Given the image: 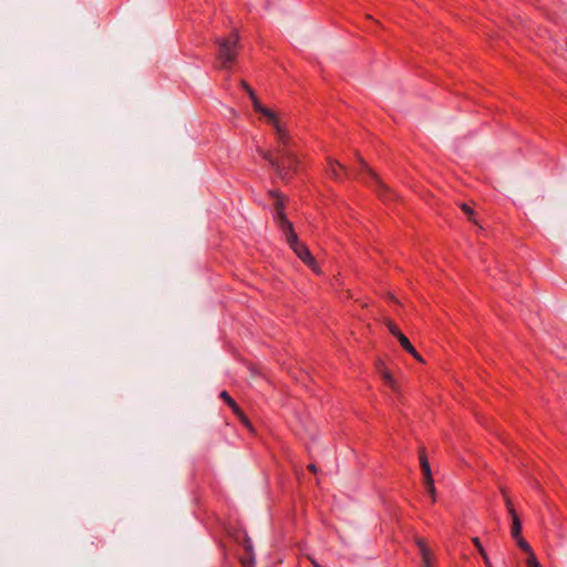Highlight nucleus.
<instances>
[{
  "instance_id": "f257e3e1",
  "label": "nucleus",
  "mask_w": 567,
  "mask_h": 567,
  "mask_svg": "<svg viewBox=\"0 0 567 567\" xmlns=\"http://www.w3.org/2000/svg\"><path fill=\"white\" fill-rule=\"evenodd\" d=\"M258 153L270 164L277 176L284 182H288L292 174L297 172L299 159L290 148L278 147L276 156L271 152L264 150H259Z\"/></svg>"
},
{
  "instance_id": "f03ea898",
  "label": "nucleus",
  "mask_w": 567,
  "mask_h": 567,
  "mask_svg": "<svg viewBox=\"0 0 567 567\" xmlns=\"http://www.w3.org/2000/svg\"><path fill=\"white\" fill-rule=\"evenodd\" d=\"M215 42L218 45L217 59L220 62V68L230 69L238 53L239 34L233 32L227 38H217Z\"/></svg>"
},
{
  "instance_id": "7ed1b4c3",
  "label": "nucleus",
  "mask_w": 567,
  "mask_h": 567,
  "mask_svg": "<svg viewBox=\"0 0 567 567\" xmlns=\"http://www.w3.org/2000/svg\"><path fill=\"white\" fill-rule=\"evenodd\" d=\"M286 240L289 244L290 248L296 252V255L305 262L307 264L313 271L319 272L318 265L310 254L309 249L299 241L293 227L289 228L287 230H284Z\"/></svg>"
},
{
  "instance_id": "20e7f679",
  "label": "nucleus",
  "mask_w": 567,
  "mask_h": 567,
  "mask_svg": "<svg viewBox=\"0 0 567 567\" xmlns=\"http://www.w3.org/2000/svg\"><path fill=\"white\" fill-rule=\"evenodd\" d=\"M270 195L275 198V220L281 227L282 231L291 228L292 224L286 218L284 208V198L276 192H270Z\"/></svg>"
},
{
  "instance_id": "39448f33",
  "label": "nucleus",
  "mask_w": 567,
  "mask_h": 567,
  "mask_svg": "<svg viewBox=\"0 0 567 567\" xmlns=\"http://www.w3.org/2000/svg\"><path fill=\"white\" fill-rule=\"evenodd\" d=\"M269 123L274 126L276 131L277 138L279 142L278 147L289 148L291 138L287 130L284 127V125L278 121L277 116L274 120L269 121Z\"/></svg>"
},
{
  "instance_id": "423d86ee",
  "label": "nucleus",
  "mask_w": 567,
  "mask_h": 567,
  "mask_svg": "<svg viewBox=\"0 0 567 567\" xmlns=\"http://www.w3.org/2000/svg\"><path fill=\"white\" fill-rule=\"evenodd\" d=\"M416 545L420 549V555L422 558L421 567H433L434 556H433L432 551L427 548L424 539L417 538Z\"/></svg>"
},
{
  "instance_id": "0eeeda50",
  "label": "nucleus",
  "mask_w": 567,
  "mask_h": 567,
  "mask_svg": "<svg viewBox=\"0 0 567 567\" xmlns=\"http://www.w3.org/2000/svg\"><path fill=\"white\" fill-rule=\"evenodd\" d=\"M248 94L252 101V106L256 112L266 116L268 121H271L276 117V114L272 111L261 105L252 89H248Z\"/></svg>"
},
{
  "instance_id": "6e6552de",
  "label": "nucleus",
  "mask_w": 567,
  "mask_h": 567,
  "mask_svg": "<svg viewBox=\"0 0 567 567\" xmlns=\"http://www.w3.org/2000/svg\"><path fill=\"white\" fill-rule=\"evenodd\" d=\"M220 398L233 409V411L235 413H237L239 415V417L241 419V421L247 425L249 426V421L247 420V417L243 414V412L239 410L237 403L230 398V395L228 394L227 391H221L220 392Z\"/></svg>"
},
{
  "instance_id": "1a4fd4ad",
  "label": "nucleus",
  "mask_w": 567,
  "mask_h": 567,
  "mask_svg": "<svg viewBox=\"0 0 567 567\" xmlns=\"http://www.w3.org/2000/svg\"><path fill=\"white\" fill-rule=\"evenodd\" d=\"M401 347L408 351L410 354H412L416 360L419 361H423V359L421 358V355L416 352V350L414 349V347L411 344V342L409 341V339L404 336V334H400L399 338H398Z\"/></svg>"
},
{
  "instance_id": "9d476101",
  "label": "nucleus",
  "mask_w": 567,
  "mask_h": 567,
  "mask_svg": "<svg viewBox=\"0 0 567 567\" xmlns=\"http://www.w3.org/2000/svg\"><path fill=\"white\" fill-rule=\"evenodd\" d=\"M420 465H421V470L423 472L424 481L430 482V480H432L431 467H430V464L427 462L426 455L423 450L420 453Z\"/></svg>"
},
{
  "instance_id": "9b49d317",
  "label": "nucleus",
  "mask_w": 567,
  "mask_h": 567,
  "mask_svg": "<svg viewBox=\"0 0 567 567\" xmlns=\"http://www.w3.org/2000/svg\"><path fill=\"white\" fill-rule=\"evenodd\" d=\"M383 363L381 361H379L378 363V369L383 378V380L388 383V385L393 389V390H398V385H396V382L395 380L393 379V377L382 368Z\"/></svg>"
},
{
  "instance_id": "f8f14e48",
  "label": "nucleus",
  "mask_w": 567,
  "mask_h": 567,
  "mask_svg": "<svg viewBox=\"0 0 567 567\" xmlns=\"http://www.w3.org/2000/svg\"><path fill=\"white\" fill-rule=\"evenodd\" d=\"M346 171V168L339 164L338 162H334V161H330V169H329V174L336 178V179H340V176H341V172Z\"/></svg>"
},
{
  "instance_id": "ddd939ff",
  "label": "nucleus",
  "mask_w": 567,
  "mask_h": 567,
  "mask_svg": "<svg viewBox=\"0 0 567 567\" xmlns=\"http://www.w3.org/2000/svg\"><path fill=\"white\" fill-rule=\"evenodd\" d=\"M360 162L363 166V169L367 172V174L370 176L371 181L375 184L377 187L379 188H383L384 186L382 185V183L379 181V178L377 177V175L371 171L370 167L367 166V164L364 163V161L362 158H360Z\"/></svg>"
},
{
  "instance_id": "4468645a",
  "label": "nucleus",
  "mask_w": 567,
  "mask_h": 567,
  "mask_svg": "<svg viewBox=\"0 0 567 567\" xmlns=\"http://www.w3.org/2000/svg\"><path fill=\"white\" fill-rule=\"evenodd\" d=\"M520 532H522L520 520H519L518 516H514V520L512 523V528H511V534H512L513 538L520 537Z\"/></svg>"
},
{
  "instance_id": "2eb2a0df",
  "label": "nucleus",
  "mask_w": 567,
  "mask_h": 567,
  "mask_svg": "<svg viewBox=\"0 0 567 567\" xmlns=\"http://www.w3.org/2000/svg\"><path fill=\"white\" fill-rule=\"evenodd\" d=\"M516 542H517V545L519 546V548L526 553H528V555H530L532 551V548L529 546V544L522 537H518V538H515Z\"/></svg>"
},
{
  "instance_id": "dca6fc26",
  "label": "nucleus",
  "mask_w": 567,
  "mask_h": 567,
  "mask_svg": "<svg viewBox=\"0 0 567 567\" xmlns=\"http://www.w3.org/2000/svg\"><path fill=\"white\" fill-rule=\"evenodd\" d=\"M386 327L389 328L390 332L398 339L400 334H403L399 328L391 321L386 322Z\"/></svg>"
},
{
  "instance_id": "f3484780",
  "label": "nucleus",
  "mask_w": 567,
  "mask_h": 567,
  "mask_svg": "<svg viewBox=\"0 0 567 567\" xmlns=\"http://www.w3.org/2000/svg\"><path fill=\"white\" fill-rule=\"evenodd\" d=\"M527 567H540L534 553H530V555H528Z\"/></svg>"
},
{
  "instance_id": "a211bd4d",
  "label": "nucleus",
  "mask_w": 567,
  "mask_h": 567,
  "mask_svg": "<svg viewBox=\"0 0 567 567\" xmlns=\"http://www.w3.org/2000/svg\"><path fill=\"white\" fill-rule=\"evenodd\" d=\"M461 209L468 216V218L473 221V223H476L472 216L474 214L473 209L467 205V204H461Z\"/></svg>"
},
{
  "instance_id": "6ab92c4d",
  "label": "nucleus",
  "mask_w": 567,
  "mask_h": 567,
  "mask_svg": "<svg viewBox=\"0 0 567 567\" xmlns=\"http://www.w3.org/2000/svg\"><path fill=\"white\" fill-rule=\"evenodd\" d=\"M425 487L429 492V494L434 498L435 488H434V482L433 478L429 481H424Z\"/></svg>"
},
{
  "instance_id": "aec40b11",
  "label": "nucleus",
  "mask_w": 567,
  "mask_h": 567,
  "mask_svg": "<svg viewBox=\"0 0 567 567\" xmlns=\"http://www.w3.org/2000/svg\"><path fill=\"white\" fill-rule=\"evenodd\" d=\"M473 543L476 546L477 550L480 551L481 556L486 553L477 537L473 538Z\"/></svg>"
},
{
  "instance_id": "412c9836",
  "label": "nucleus",
  "mask_w": 567,
  "mask_h": 567,
  "mask_svg": "<svg viewBox=\"0 0 567 567\" xmlns=\"http://www.w3.org/2000/svg\"><path fill=\"white\" fill-rule=\"evenodd\" d=\"M502 493H503V495H504V499H505L506 507H507V508L513 507L512 501H511V498L507 496L506 491H505L504 488L502 489Z\"/></svg>"
},
{
  "instance_id": "4be33fe9",
  "label": "nucleus",
  "mask_w": 567,
  "mask_h": 567,
  "mask_svg": "<svg viewBox=\"0 0 567 567\" xmlns=\"http://www.w3.org/2000/svg\"><path fill=\"white\" fill-rule=\"evenodd\" d=\"M482 557H483V559H484L485 565H486L487 567H492V565H491V561H489V558H488L487 554H486V553H485V554H483V555H482Z\"/></svg>"
},
{
  "instance_id": "5701e85b",
  "label": "nucleus",
  "mask_w": 567,
  "mask_h": 567,
  "mask_svg": "<svg viewBox=\"0 0 567 567\" xmlns=\"http://www.w3.org/2000/svg\"><path fill=\"white\" fill-rule=\"evenodd\" d=\"M507 511H508L509 515L512 516V520H514V516H517L514 507L507 508Z\"/></svg>"
},
{
  "instance_id": "b1692460",
  "label": "nucleus",
  "mask_w": 567,
  "mask_h": 567,
  "mask_svg": "<svg viewBox=\"0 0 567 567\" xmlns=\"http://www.w3.org/2000/svg\"><path fill=\"white\" fill-rule=\"evenodd\" d=\"M241 86L248 92V89H251L245 81L241 82Z\"/></svg>"
},
{
  "instance_id": "393cba45",
  "label": "nucleus",
  "mask_w": 567,
  "mask_h": 567,
  "mask_svg": "<svg viewBox=\"0 0 567 567\" xmlns=\"http://www.w3.org/2000/svg\"><path fill=\"white\" fill-rule=\"evenodd\" d=\"M309 470H310L311 472H313V473H316V472H317V467H316V465H313V464H310V465H309Z\"/></svg>"
},
{
  "instance_id": "a878e982",
  "label": "nucleus",
  "mask_w": 567,
  "mask_h": 567,
  "mask_svg": "<svg viewBox=\"0 0 567 567\" xmlns=\"http://www.w3.org/2000/svg\"><path fill=\"white\" fill-rule=\"evenodd\" d=\"M313 566H315V567H321V566H320L319 564H317V563H313Z\"/></svg>"
}]
</instances>
